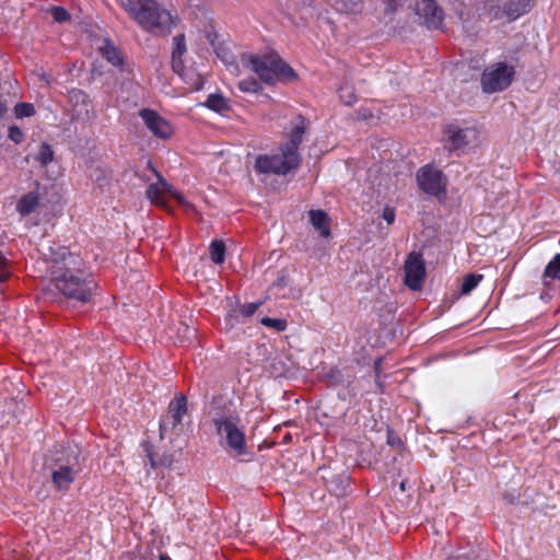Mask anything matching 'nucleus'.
<instances>
[{"mask_svg":"<svg viewBox=\"0 0 560 560\" xmlns=\"http://www.w3.org/2000/svg\"><path fill=\"white\" fill-rule=\"evenodd\" d=\"M425 276V267L422 257L418 253H411L405 262V283L412 290L421 287Z\"/></svg>","mask_w":560,"mask_h":560,"instance_id":"obj_12","label":"nucleus"},{"mask_svg":"<svg viewBox=\"0 0 560 560\" xmlns=\"http://www.w3.org/2000/svg\"><path fill=\"white\" fill-rule=\"evenodd\" d=\"M52 16L57 22H65L69 19V13L59 7L52 9Z\"/></svg>","mask_w":560,"mask_h":560,"instance_id":"obj_35","label":"nucleus"},{"mask_svg":"<svg viewBox=\"0 0 560 560\" xmlns=\"http://www.w3.org/2000/svg\"><path fill=\"white\" fill-rule=\"evenodd\" d=\"M444 136L450 148L456 150L477 141L478 130L475 128H459L451 125L446 128Z\"/></svg>","mask_w":560,"mask_h":560,"instance_id":"obj_14","label":"nucleus"},{"mask_svg":"<svg viewBox=\"0 0 560 560\" xmlns=\"http://www.w3.org/2000/svg\"><path fill=\"white\" fill-rule=\"evenodd\" d=\"M9 276L7 259L0 255V282L4 281Z\"/></svg>","mask_w":560,"mask_h":560,"instance_id":"obj_37","label":"nucleus"},{"mask_svg":"<svg viewBox=\"0 0 560 560\" xmlns=\"http://www.w3.org/2000/svg\"><path fill=\"white\" fill-rule=\"evenodd\" d=\"M308 217L311 224L319 232L320 236L325 238L330 236V220L324 210H311Z\"/></svg>","mask_w":560,"mask_h":560,"instance_id":"obj_18","label":"nucleus"},{"mask_svg":"<svg viewBox=\"0 0 560 560\" xmlns=\"http://www.w3.org/2000/svg\"><path fill=\"white\" fill-rule=\"evenodd\" d=\"M482 278H483L482 275H475V273L467 275L463 279V283H462V288H460L462 294H469L479 284V282L482 280Z\"/></svg>","mask_w":560,"mask_h":560,"instance_id":"obj_26","label":"nucleus"},{"mask_svg":"<svg viewBox=\"0 0 560 560\" xmlns=\"http://www.w3.org/2000/svg\"><path fill=\"white\" fill-rule=\"evenodd\" d=\"M280 151L277 154L258 155L254 164L255 171L259 174L287 175L300 165V155L284 152L282 148H280Z\"/></svg>","mask_w":560,"mask_h":560,"instance_id":"obj_6","label":"nucleus"},{"mask_svg":"<svg viewBox=\"0 0 560 560\" xmlns=\"http://www.w3.org/2000/svg\"><path fill=\"white\" fill-rule=\"evenodd\" d=\"M243 61L246 67L267 84H273L278 81H291L296 77L294 70L276 52L249 55L244 57Z\"/></svg>","mask_w":560,"mask_h":560,"instance_id":"obj_3","label":"nucleus"},{"mask_svg":"<svg viewBox=\"0 0 560 560\" xmlns=\"http://www.w3.org/2000/svg\"><path fill=\"white\" fill-rule=\"evenodd\" d=\"M549 280H560V254H557L545 268L542 275L544 284L547 285Z\"/></svg>","mask_w":560,"mask_h":560,"instance_id":"obj_22","label":"nucleus"},{"mask_svg":"<svg viewBox=\"0 0 560 560\" xmlns=\"http://www.w3.org/2000/svg\"><path fill=\"white\" fill-rule=\"evenodd\" d=\"M49 252L47 272L55 288L68 299L90 302L96 287L85 271L83 259L62 246L51 247Z\"/></svg>","mask_w":560,"mask_h":560,"instance_id":"obj_1","label":"nucleus"},{"mask_svg":"<svg viewBox=\"0 0 560 560\" xmlns=\"http://www.w3.org/2000/svg\"><path fill=\"white\" fill-rule=\"evenodd\" d=\"M529 0H499L490 7L489 12L493 19L506 16L509 20H516L529 11Z\"/></svg>","mask_w":560,"mask_h":560,"instance_id":"obj_11","label":"nucleus"},{"mask_svg":"<svg viewBox=\"0 0 560 560\" xmlns=\"http://www.w3.org/2000/svg\"><path fill=\"white\" fill-rule=\"evenodd\" d=\"M238 88L243 92L256 93L260 90V84L255 79H244L238 82Z\"/></svg>","mask_w":560,"mask_h":560,"instance_id":"obj_29","label":"nucleus"},{"mask_svg":"<svg viewBox=\"0 0 560 560\" xmlns=\"http://www.w3.org/2000/svg\"><path fill=\"white\" fill-rule=\"evenodd\" d=\"M217 434L226 444L234 455H244L246 453L245 433L241 427L238 416H222L213 419Z\"/></svg>","mask_w":560,"mask_h":560,"instance_id":"obj_5","label":"nucleus"},{"mask_svg":"<svg viewBox=\"0 0 560 560\" xmlns=\"http://www.w3.org/2000/svg\"><path fill=\"white\" fill-rule=\"evenodd\" d=\"M340 3V10L354 13L360 10L361 0H338Z\"/></svg>","mask_w":560,"mask_h":560,"instance_id":"obj_31","label":"nucleus"},{"mask_svg":"<svg viewBox=\"0 0 560 560\" xmlns=\"http://www.w3.org/2000/svg\"><path fill=\"white\" fill-rule=\"evenodd\" d=\"M9 138H10L13 142H15V143H20V142H22V140H23V132H22V130H21L19 127H16V126H11V127L9 128Z\"/></svg>","mask_w":560,"mask_h":560,"instance_id":"obj_33","label":"nucleus"},{"mask_svg":"<svg viewBox=\"0 0 560 560\" xmlns=\"http://www.w3.org/2000/svg\"><path fill=\"white\" fill-rule=\"evenodd\" d=\"M50 460L48 467L54 486L59 490H67L80 470L78 452L72 448L56 452Z\"/></svg>","mask_w":560,"mask_h":560,"instance_id":"obj_4","label":"nucleus"},{"mask_svg":"<svg viewBox=\"0 0 560 560\" xmlns=\"http://www.w3.org/2000/svg\"><path fill=\"white\" fill-rule=\"evenodd\" d=\"M515 70L505 62L494 63L482 72L481 85L486 93H495L505 90L513 81Z\"/></svg>","mask_w":560,"mask_h":560,"instance_id":"obj_8","label":"nucleus"},{"mask_svg":"<svg viewBox=\"0 0 560 560\" xmlns=\"http://www.w3.org/2000/svg\"><path fill=\"white\" fill-rule=\"evenodd\" d=\"M209 253L210 258L214 264H222L225 259V244L223 243V241H212L209 246Z\"/></svg>","mask_w":560,"mask_h":560,"instance_id":"obj_24","label":"nucleus"},{"mask_svg":"<svg viewBox=\"0 0 560 560\" xmlns=\"http://www.w3.org/2000/svg\"><path fill=\"white\" fill-rule=\"evenodd\" d=\"M35 160L40 164V166H47L54 160V151L51 147L47 143H42Z\"/></svg>","mask_w":560,"mask_h":560,"instance_id":"obj_25","label":"nucleus"},{"mask_svg":"<svg viewBox=\"0 0 560 560\" xmlns=\"http://www.w3.org/2000/svg\"><path fill=\"white\" fill-rule=\"evenodd\" d=\"M7 112V106L2 101H0V118L3 117L4 113Z\"/></svg>","mask_w":560,"mask_h":560,"instance_id":"obj_38","label":"nucleus"},{"mask_svg":"<svg viewBox=\"0 0 560 560\" xmlns=\"http://www.w3.org/2000/svg\"><path fill=\"white\" fill-rule=\"evenodd\" d=\"M382 217L387 222V224H393L395 221V217H396L394 208L386 206L383 209Z\"/></svg>","mask_w":560,"mask_h":560,"instance_id":"obj_36","label":"nucleus"},{"mask_svg":"<svg viewBox=\"0 0 560 560\" xmlns=\"http://www.w3.org/2000/svg\"><path fill=\"white\" fill-rule=\"evenodd\" d=\"M151 465L152 467L156 466H164V467H171L174 458L173 455H163L159 458V460H155L152 456H150Z\"/></svg>","mask_w":560,"mask_h":560,"instance_id":"obj_32","label":"nucleus"},{"mask_svg":"<svg viewBox=\"0 0 560 560\" xmlns=\"http://www.w3.org/2000/svg\"><path fill=\"white\" fill-rule=\"evenodd\" d=\"M205 105L220 114H224L230 109L228 101L221 94H210Z\"/></svg>","mask_w":560,"mask_h":560,"instance_id":"obj_23","label":"nucleus"},{"mask_svg":"<svg viewBox=\"0 0 560 560\" xmlns=\"http://www.w3.org/2000/svg\"><path fill=\"white\" fill-rule=\"evenodd\" d=\"M186 52V43L184 34L176 35L173 38L172 67L174 71L180 73L184 69L183 56Z\"/></svg>","mask_w":560,"mask_h":560,"instance_id":"obj_19","label":"nucleus"},{"mask_svg":"<svg viewBox=\"0 0 560 560\" xmlns=\"http://www.w3.org/2000/svg\"><path fill=\"white\" fill-rule=\"evenodd\" d=\"M305 128L306 126L304 118L302 116H298L292 124V128L289 135V141L281 147L284 150V152H292L295 155H300L298 153V149L302 142Z\"/></svg>","mask_w":560,"mask_h":560,"instance_id":"obj_16","label":"nucleus"},{"mask_svg":"<svg viewBox=\"0 0 560 560\" xmlns=\"http://www.w3.org/2000/svg\"><path fill=\"white\" fill-rule=\"evenodd\" d=\"M69 100L73 107V115L78 118L85 117L90 112V101L88 95L80 90H72L69 93Z\"/></svg>","mask_w":560,"mask_h":560,"instance_id":"obj_17","label":"nucleus"},{"mask_svg":"<svg viewBox=\"0 0 560 560\" xmlns=\"http://www.w3.org/2000/svg\"><path fill=\"white\" fill-rule=\"evenodd\" d=\"M258 306V303H247L241 307L240 312L244 317H250L257 311Z\"/></svg>","mask_w":560,"mask_h":560,"instance_id":"obj_34","label":"nucleus"},{"mask_svg":"<svg viewBox=\"0 0 560 560\" xmlns=\"http://www.w3.org/2000/svg\"><path fill=\"white\" fill-rule=\"evenodd\" d=\"M15 115L19 118L31 117L35 114V108L31 103H19L14 108Z\"/></svg>","mask_w":560,"mask_h":560,"instance_id":"obj_28","label":"nucleus"},{"mask_svg":"<svg viewBox=\"0 0 560 560\" xmlns=\"http://www.w3.org/2000/svg\"><path fill=\"white\" fill-rule=\"evenodd\" d=\"M147 128L158 138L167 139L173 133L171 124L152 109H142L139 113Z\"/></svg>","mask_w":560,"mask_h":560,"instance_id":"obj_13","label":"nucleus"},{"mask_svg":"<svg viewBox=\"0 0 560 560\" xmlns=\"http://www.w3.org/2000/svg\"><path fill=\"white\" fill-rule=\"evenodd\" d=\"M419 188L428 195L440 196L445 192L446 180L442 172L431 165H424L417 172Z\"/></svg>","mask_w":560,"mask_h":560,"instance_id":"obj_9","label":"nucleus"},{"mask_svg":"<svg viewBox=\"0 0 560 560\" xmlns=\"http://www.w3.org/2000/svg\"><path fill=\"white\" fill-rule=\"evenodd\" d=\"M118 4L145 32L167 34L172 30L173 16L158 0H118Z\"/></svg>","mask_w":560,"mask_h":560,"instance_id":"obj_2","label":"nucleus"},{"mask_svg":"<svg viewBox=\"0 0 560 560\" xmlns=\"http://www.w3.org/2000/svg\"><path fill=\"white\" fill-rule=\"evenodd\" d=\"M339 97L346 105H352L357 100L352 86L347 84L339 89Z\"/></svg>","mask_w":560,"mask_h":560,"instance_id":"obj_27","label":"nucleus"},{"mask_svg":"<svg viewBox=\"0 0 560 560\" xmlns=\"http://www.w3.org/2000/svg\"><path fill=\"white\" fill-rule=\"evenodd\" d=\"M156 176L158 182L150 184L145 192L151 202L160 207H166L167 198L172 197L176 199L180 205L186 203L183 195H180L170 184H167V182L160 174H156Z\"/></svg>","mask_w":560,"mask_h":560,"instance_id":"obj_10","label":"nucleus"},{"mask_svg":"<svg viewBox=\"0 0 560 560\" xmlns=\"http://www.w3.org/2000/svg\"><path fill=\"white\" fill-rule=\"evenodd\" d=\"M260 323L266 326L276 329L277 331H283L287 328V323L283 319L262 317Z\"/></svg>","mask_w":560,"mask_h":560,"instance_id":"obj_30","label":"nucleus"},{"mask_svg":"<svg viewBox=\"0 0 560 560\" xmlns=\"http://www.w3.org/2000/svg\"><path fill=\"white\" fill-rule=\"evenodd\" d=\"M102 56L114 67H121L124 58L120 50L114 46L109 40H105L104 45L100 47Z\"/></svg>","mask_w":560,"mask_h":560,"instance_id":"obj_21","label":"nucleus"},{"mask_svg":"<svg viewBox=\"0 0 560 560\" xmlns=\"http://www.w3.org/2000/svg\"><path fill=\"white\" fill-rule=\"evenodd\" d=\"M187 417V399L178 396L167 407L165 416L160 421V434L166 436H178L185 431V418Z\"/></svg>","mask_w":560,"mask_h":560,"instance_id":"obj_7","label":"nucleus"},{"mask_svg":"<svg viewBox=\"0 0 560 560\" xmlns=\"http://www.w3.org/2000/svg\"><path fill=\"white\" fill-rule=\"evenodd\" d=\"M417 14L421 16L430 28H440L443 22V11L434 0H420L417 3Z\"/></svg>","mask_w":560,"mask_h":560,"instance_id":"obj_15","label":"nucleus"},{"mask_svg":"<svg viewBox=\"0 0 560 560\" xmlns=\"http://www.w3.org/2000/svg\"><path fill=\"white\" fill-rule=\"evenodd\" d=\"M39 205V194L37 191H31L18 201L16 210L22 217H26L35 211Z\"/></svg>","mask_w":560,"mask_h":560,"instance_id":"obj_20","label":"nucleus"},{"mask_svg":"<svg viewBox=\"0 0 560 560\" xmlns=\"http://www.w3.org/2000/svg\"><path fill=\"white\" fill-rule=\"evenodd\" d=\"M160 560H170V558H168L167 556H165V555H162V556L160 557Z\"/></svg>","mask_w":560,"mask_h":560,"instance_id":"obj_39","label":"nucleus"}]
</instances>
